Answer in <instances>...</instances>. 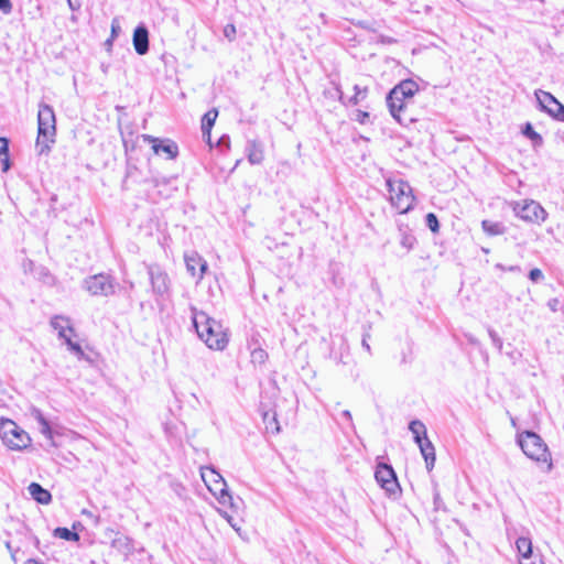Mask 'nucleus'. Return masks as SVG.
<instances>
[{
  "label": "nucleus",
  "mask_w": 564,
  "mask_h": 564,
  "mask_svg": "<svg viewBox=\"0 0 564 564\" xmlns=\"http://www.w3.org/2000/svg\"><path fill=\"white\" fill-rule=\"evenodd\" d=\"M540 110L546 112L550 117H553L557 108L562 105L551 93L542 89L534 91Z\"/></svg>",
  "instance_id": "14"
},
{
  "label": "nucleus",
  "mask_w": 564,
  "mask_h": 564,
  "mask_svg": "<svg viewBox=\"0 0 564 564\" xmlns=\"http://www.w3.org/2000/svg\"><path fill=\"white\" fill-rule=\"evenodd\" d=\"M220 514L228 521L235 531H240V527L234 521L231 516H229L226 511H220Z\"/></svg>",
  "instance_id": "38"
},
{
  "label": "nucleus",
  "mask_w": 564,
  "mask_h": 564,
  "mask_svg": "<svg viewBox=\"0 0 564 564\" xmlns=\"http://www.w3.org/2000/svg\"><path fill=\"white\" fill-rule=\"evenodd\" d=\"M426 225L433 232H437L440 228V224L437 217L433 213H429L426 215Z\"/></svg>",
  "instance_id": "32"
},
{
  "label": "nucleus",
  "mask_w": 564,
  "mask_h": 564,
  "mask_svg": "<svg viewBox=\"0 0 564 564\" xmlns=\"http://www.w3.org/2000/svg\"><path fill=\"white\" fill-rule=\"evenodd\" d=\"M488 334H489V337L494 344V346L498 349V350H501L502 349V339L500 338V336L494 330V329H489L488 330Z\"/></svg>",
  "instance_id": "34"
},
{
  "label": "nucleus",
  "mask_w": 564,
  "mask_h": 564,
  "mask_svg": "<svg viewBox=\"0 0 564 564\" xmlns=\"http://www.w3.org/2000/svg\"><path fill=\"white\" fill-rule=\"evenodd\" d=\"M86 290L95 296H109L115 293V283L107 274H95L85 280Z\"/></svg>",
  "instance_id": "9"
},
{
  "label": "nucleus",
  "mask_w": 564,
  "mask_h": 564,
  "mask_svg": "<svg viewBox=\"0 0 564 564\" xmlns=\"http://www.w3.org/2000/svg\"><path fill=\"white\" fill-rule=\"evenodd\" d=\"M552 118L557 121L564 122V105H561L557 108L556 112L554 113V116Z\"/></svg>",
  "instance_id": "41"
},
{
  "label": "nucleus",
  "mask_w": 564,
  "mask_h": 564,
  "mask_svg": "<svg viewBox=\"0 0 564 564\" xmlns=\"http://www.w3.org/2000/svg\"><path fill=\"white\" fill-rule=\"evenodd\" d=\"M246 155L250 164H261L264 160V151L262 144L256 140L248 141L246 147Z\"/></svg>",
  "instance_id": "19"
},
{
  "label": "nucleus",
  "mask_w": 564,
  "mask_h": 564,
  "mask_svg": "<svg viewBox=\"0 0 564 564\" xmlns=\"http://www.w3.org/2000/svg\"><path fill=\"white\" fill-rule=\"evenodd\" d=\"M369 334H365L364 337H362V347L368 351L370 352L371 351V348H370V345L368 344V338H369Z\"/></svg>",
  "instance_id": "45"
},
{
  "label": "nucleus",
  "mask_w": 564,
  "mask_h": 564,
  "mask_svg": "<svg viewBox=\"0 0 564 564\" xmlns=\"http://www.w3.org/2000/svg\"><path fill=\"white\" fill-rule=\"evenodd\" d=\"M544 278L543 275V272L535 268V269H532L530 272H529V279L532 281V282H539L541 281L542 279Z\"/></svg>",
  "instance_id": "35"
},
{
  "label": "nucleus",
  "mask_w": 564,
  "mask_h": 564,
  "mask_svg": "<svg viewBox=\"0 0 564 564\" xmlns=\"http://www.w3.org/2000/svg\"><path fill=\"white\" fill-rule=\"evenodd\" d=\"M1 163H2V171L3 172H7L9 169H10V160H9V156H4V158H1L0 159Z\"/></svg>",
  "instance_id": "43"
},
{
  "label": "nucleus",
  "mask_w": 564,
  "mask_h": 564,
  "mask_svg": "<svg viewBox=\"0 0 564 564\" xmlns=\"http://www.w3.org/2000/svg\"><path fill=\"white\" fill-rule=\"evenodd\" d=\"M481 227L484 231L490 236L502 235L506 231V228L501 223H495L490 220H482Z\"/></svg>",
  "instance_id": "26"
},
{
  "label": "nucleus",
  "mask_w": 564,
  "mask_h": 564,
  "mask_svg": "<svg viewBox=\"0 0 564 564\" xmlns=\"http://www.w3.org/2000/svg\"><path fill=\"white\" fill-rule=\"evenodd\" d=\"M0 159L9 156V141L6 138L0 137Z\"/></svg>",
  "instance_id": "37"
},
{
  "label": "nucleus",
  "mask_w": 564,
  "mask_h": 564,
  "mask_svg": "<svg viewBox=\"0 0 564 564\" xmlns=\"http://www.w3.org/2000/svg\"><path fill=\"white\" fill-rule=\"evenodd\" d=\"M355 120L361 124H365L369 120V113L367 111L357 110L355 113Z\"/></svg>",
  "instance_id": "36"
},
{
  "label": "nucleus",
  "mask_w": 564,
  "mask_h": 564,
  "mask_svg": "<svg viewBox=\"0 0 564 564\" xmlns=\"http://www.w3.org/2000/svg\"><path fill=\"white\" fill-rule=\"evenodd\" d=\"M218 111L216 109H212L207 111L202 119V131L204 134H208L210 137V130L217 119Z\"/></svg>",
  "instance_id": "24"
},
{
  "label": "nucleus",
  "mask_w": 564,
  "mask_h": 564,
  "mask_svg": "<svg viewBox=\"0 0 564 564\" xmlns=\"http://www.w3.org/2000/svg\"><path fill=\"white\" fill-rule=\"evenodd\" d=\"M120 24L117 18H115L111 22V36L116 39L120 32Z\"/></svg>",
  "instance_id": "40"
},
{
  "label": "nucleus",
  "mask_w": 564,
  "mask_h": 564,
  "mask_svg": "<svg viewBox=\"0 0 564 564\" xmlns=\"http://www.w3.org/2000/svg\"><path fill=\"white\" fill-rule=\"evenodd\" d=\"M387 104L390 110L391 116L399 122L405 123L406 120L412 121V119H406L403 117V112L406 108V99L403 96H398V99L391 98V91L387 96Z\"/></svg>",
  "instance_id": "15"
},
{
  "label": "nucleus",
  "mask_w": 564,
  "mask_h": 564,
  "mask_svg": "<svg viewBox=\"0 0 564 564\" xmlns=\"http://www.w3.org/2000/svg\"><path fill=\"white\" fill-rule=\"evenodd\" d=\"M518 443L522 452L530 459L546 464L547 471L552 470L553 463L551 453L540 435L531 431H524L518 435Z\"/></svg>",
  "instance_id": "3"
},
{
  "label": "nucleus",
  "mask_w": 564,
  "mask_h": 564,
  "mask_svg": "<svg viewBox=\"0 0 564 564\" xmlns=\"http://www.w3.org/2000/svg\"><path fill=\"white\" fill-rule=\"evenodd\" d=\"M30 496L41 505H48L52 500V495L48 490L44 489L37 482H31L28 487Z\"/></svg>",
  "instance_id": "21"
},
{
  "label": "nucleus",
  "mask_w": 564,
  "mask_h": 564,
  "mask_svg": "<svg viewBox=\"0 0 564 564\" xmlns=\"http://www.w3.org/2000/svg\"><path fill=\"white\" fill-rule=\"evenodd\" d=\"M516 546H517L518 553L523 558H529L531 556V554H532V542H531V540L529 538L520 536L516 541Z\"/></svg>",
  "instance_id": "25"
},
{
  "label": "nucleus",
  "mask_w": 564,
  "mask_h": 564,
  "mask_svg": "<svg viewBox=\"0 0 564 564\" xmlns=\"http://www.w3.org/2000/svg\"><path fill=\"white\" fill-rule=\"evenodd\" d=\"M133 47L139 55H144L149 51V32L144 25H139L133 32Z\"/></svg>",
  "instance_id": "16"
},
{
  "label": "nucleus",
  "mask_w": 564,
  "mask_h": 564,
  "mask_svg": "<svg viewBox=\"0 0 564 564\" xmlns=\"http://www.w3.org/2000/svg\"><path fill=\"white\" fill-rule=\"evenodd\" d=\"M422 456L424 457L426 469L430 471L433 469L435 464V448L429 437H424L421 443H416Z\"/></svg>",
  "instance_id": "20"
},
{
  "label": "nucleus",
  "mask_w": 564,
  "mask_h": 564,
  "mask_svg": "<svg viewBox=\"0 0 564 564\" xmlns=\"http://www.w3.org/2000/svg\"><path fill=\"white\" fill-rule=\"evenodd\" d=\"M184 260L187 272L196 278L197 282L200 281L207 271V261L196 251L185 253Z\"/></svg>",
  "instance_id": "13"
},
{
  "label": "nucleus",
  "mask_w": 564,
  "mask_h": 564,
  "mask_svg": "<svg viewBox=\"0 0 564 564\" xmlns=\"http://www.w3.org/2000/svg\"><path fill=\"white\" fill-rule=\"evenodd\" d=\"M376 480L380 486L390 495H393L399 489L397 476L391 466L379 464L375 473Z\"/></svg>",
  "instance_id": "11"
},
{
  "label": "nucleus",
  "mask_w": 564,
  "mask_h": 564,
  "mask_svg": "<svg viewBox=\"0 0 564 564\" xmlns=\"http://www.w3.org/2000/svg\"><path fill=\"white\" fill-rule=\"evenodd\" d=\"M354 90H355V94L349 99V102L351 105H357L358 102H360L361 100H364L367 97L368 89L366 87L361 88L360 86L355 85Z\"/></svg>",
  "instance_id": "30"
},
{
  "label": "nucleus",
  "mask_w": 564,
  "mask_h": 564,
  "mask_svg": "<svg viewBox=\"0 0 564 564\" xmlns=\"http://www.w3.org/2000/svg\"><path fill=\"white\" fill-rule=\"evenodd\" d=\"M56 135V118L54 109L41 102L37 112V138L36 148L39 153L42 154L50 150L51 144L55 142Z\"/></svg>",
  "instance_id": "2"
},
{
  "label": "nucleus",
  "mask_w": 564,
  "mask_h": 564,
  "mask_svg": "<svg viewBox=\"0 0 564 564\" xmlns=\"http://www.w3.org/2000/svg\"><path fill=\"white\" fill-rule=\"evenodd\" d=\"M419 90V85L411 80H402L391 90V98L398 99V96H403L405 99L412 98Z\"/></svg>",
  "instance_id": "18"
},
{
  "label": "nucleus",
  "mask_w": 564,
  "mask_h": 564,
  "mask_svg": "<svg viewBox=\"0 0 564 564\" xmlns=\"http://www.w3.org/2000/svg\"><path fill=\"white\" fill-rule=\"evenodd\" d=\"M54 536L66 540V541H78L79 535L78 533L67 529V528H56L54 530Z\"/></svg>",
  "instance_id": "28"
},
{
  "label": "nucleus",
  "mask_w": 564,
  "mask_h": 564,
  "mask_svg": "<svg viewBox=\"0 0 564 564\" xmlns=\"http://www.w3.org/2000/svg\"><path fill=\"white\" fill-rule=\"evenodd\" d=\"M341 415L347 420V421H351V413L350 411L348 410H345L341 412Z\"/></svg>",
  "instance_id": "47"
},
{
  "label": "nucleus",
  "mask_w": 564,
  "mask_h": 564,
  "mask_svg": "<svg viewBox=\"0 0 564 564\" xmlns=\"http://www.w3.org/2000/svg\"><path fill=\"white\" fill-rule=\"evenodd\" d=\"M250 360L254 366H262L268 360V352L261 347H254L250 351Z\"/></svg>",
  "instance_id": "27"
},
{
  "label": "nucleus",
  "mask_w": 564,
  "mask_h": 564,
  "mask_svg": "<svg viewBox=\"0 0 564 564\" xmlns=\"http://www.w3.org/2000/svg\"><path fill=\"white\" fill-rule=\"evenodd\" d=\"M68 7L70 10L75 11L79 9V3L74 2L73 0H67Z\"/></svg>",
  "instance_id": "46"
},
{
  "label": "nucleus",
  "mask_w": 564,
  "mask_h": 564,
  "mask_svg": "<svg viewBox=\"0 0 564 564\" xmlns=\"http://www.w3.org/2000/svg\"><path fill=\"white\" fill-rule=\"evenodd\" d=\"M263 423L267 432L278 434L280 432V425L276 420V413L271 411H264L262 413Z\"/></svg>",
  "instance_id": "22"
},
{
  "label": "nucleus",
  "mask_w": 564,
  "mask_h": 564,
  "mask_svg": "<svg viewBox=\"0 0 564 564\" xmlns=\"http://www.w3.org/2000/svg\"><path fill=\"white\" fill-rule=\"evenodd\" d=\"M513 212L519 218L531 223H543L547 217L545 209L534 200L516 203L513 205Z\"/></svg>",
  "instance_id": "8"
},
{
  "label": "nucleus",
  "mask_w": 564,
  "mask_h": 564,
  "mask_svg": "<svg viewBox=\"0 0 564 564\" xmlns=\"http://www.w3.org/2000/svg\"><path fill=\"white\" fill-rule=\"evenodd\" d=\"M30 414L39 423L41 434L51 443L52 446H55L52 429L42 411L33 406L30 410Z\"/></svg>",
  "instance_id": "17"
},
{
  "label": "nucleus",
  "mask_w": 564,
  "mask_h": 564,
  "mask_svg": "<svg viewBox=\"0 0 564 564\" xmlns=\"http://www.w3.org/2000/svg\"><path fill=\"white\" fill-rule=\"evenodd\" d=\"M441 505H442V499H441L440 492L435 491L434 492V506H435V509H440Z\"/></svg>",
  "instance_id": "44"
},
{
  "label": "nucleus",
  "mask_w": 564,
  "mask_h": 564,
  "mask_svg": "<svg viewBox=\"0 0 564 564\" xmlns=\"http://www.w3.org/2000/svg\"><path fill=\"white\" fill-rule=\"evenodd\" d=\"M113 40H115V39H112V36H110V39H108V40L106 41V44H107L108 46H111V44H112V41H113Z\"/></svg>",
  "instance_id": "48"
},
{
  "label": "nucleus",
  "mask_w": 564,
  "mask_h": 564,
  "mask_svg": "<svg viewBox=\"0 0 564 564\" xmlns=\"http://www.w3.org/2000/svg\"><path fill=\"white\" fill-rule=\"evenodd\" d=\"M152 290L156 295L163 296L170 291V279L167 273L159 265L148 267Z\"/></svg>",
  "instance_id": "10"
},
{
  "label": "nucleus",
  "mask_w": 564,
  "mask_h": 564,
  "mask_svg": "<svg viewBox=\"0 0 564 564\" xmlns=\"http://www.w3.org/2000/svg\"><path fill=\"white\" fill-rule=\"evenodd\" d=\"M497 268L500 270H503V271H509V272H520L521 271V268L519 265H510L507 268L502 264H497Z\"/></svg>",
  "instance_id": "42"
},
{
  "label": "nucleus",
  "mask_w": 564,
  "mask_h": 564,
  "mask_svg": "<svg viewBox=\"0 0 564 564\" xmlns=\"http://www.w3.org/2000/svg\"><path fill=\"white\" fill-rule=\"evenodd\" d=\"M236 33H237V30L234 24H227L224 28V36L230 42H232L236 39Z\"/></svg>",
  "instance_id": "33"
},
{
  "label": "nucleus",
  "mask_w": 564,
  "mask_h": 564,
  "mask_svg": "<svg viewBox=\"0 0 564 564\" xmlns=\"http://www.w3.org/2000/svg\"><path fill=\"white\" fill-rule=\"evenodd\" d=\"M0 438L8 449L15 452L26 449L32 443L29 433L7 417L0 419Z\"/></svg>",
  "instance_id": "4"
},
{
  "label": "nucleus",
  "mask_w": 564,
  "mask_h": 564,
  "mask_svg": "<svg viewBox=\"0 0 564 564\" xmlns=\"http://www.w3.org/2000/svg\"><path fill=\"white\" fill-rule=\"evenodd\" d=\"M523 134L536 145H541L543 142L542 137L533 129L531 123L525 124Z\"/></svg>",
  "instance_id": "29"
},
{
  "label": "nucleus",
  "mask_w": 564,
  "mask_h": 564,
  "mask_svg": "<svg viewBox=\"0 0 564 564\" xmlns=\"http://www.w3.org/2000/svg\"><path fill=\"white\" fill-rule=\"evenodd\" d=\"M200 476L209 491L216 497L219 503L229 505L234 510L239 508L238 501H235L232 496L228 492L226 482L218 471L213 467H202ZM239 502H241L240 499Z\"/></svg>",
  "instance_id": "5"
},
{
  "label": "nucleus",
  "mask_w": 564,
  "mask_h": 564,
  "mask_svg": "<svg viewBox=\"0 0 564 564\" xmlns=\"http://www.w3.org/2000/svg\"><path fill=\"white\" fill-rule=\"evenodd\" d=\"M391 204L400 214H406L414 207L415 197L410 184L401 178L387 180Z\"/></svg>",
  "instance_id": "6"
},
{
  "label": "nucleus",
  "mask_w": 564,
  "mask_h": 564,
  "mask_svg": "<svg viewBox=\"0 0 564 564\" xmlns=\"http://www.w3.org/2000/svg\"><path fill=\"white\" fill-rule=\"evenodd\" d=\"M193 325L198 337L215 350H223L228 345V334L220 322L209 317L205 312L192 307Z\"/></svg>",
  "instance_id": "1"
},
{
  "label": "nucleus",
  "mask_w": 564,
  "mask_h": 564,
  "mask_svg": "<svg viewBox=\"0 0 564 564\" xmlns=\"http://www.w3.org/2000/svg\"><path fill=\"white\" fill-rule=\"evenodd\" d=\"M51 325L55 330H57L58 337L64 339L68 349L72 352H74L79 359L84 358L85 352L82 349L80 345L72 340L74 329L70 325V321L64 316H54L51 319Z\"/></svg>",
  "instance_id": "7"
},
{
  "label": "nucleus",
  "mask_w": 564,
  "mask_h": 564,
  "mask_svg": "<svg viewBox=\"0 0 564 564\" xmlns=\"http://www.w3.org/2000/svg\"><path fill=\"white\" fill-rule=\"evenodd\" d=\"M142 139L152 145V150L155 154H160L162 152L166 154V159L169 160H174L178 154L177 144L171 140L162 141L161 139L150 134H142Z\"/></svg>",
  "instance_id": "12"
},
{
  "label": "nucleus",
  "mask_w": 564,
  "mask_h": 564,
  "mask_svg": "<svg viewBox=\"0 0 564 564\" xmlns=\"http://www.w3.org/2000/svg\"><path fill=\"white\" fill-rule=\"evenodd\" d=\"M401 246L404 247L406 250H411L415 243V238L409 234L408 231L403 230L401 232Z\"/></svg>",
  "instance_id": "31"
},
{
  "label": "nucleus",
  "mask_w": 564,
  "mask_h": 564,
  "mask_svg": "<svg viewBox=\"0 0 564 564\" xmlns=\"http://www.w3.org/2000/svg\"><path fill=\"white\" fill-rule=\"evenodd\" d=\"M409 430L413 434V438L415 443H421L424 437H427L426 435V427L423 422L420 420H413L409 424Z\"/></svg>",
  "instance_id": "23"
},
{
  "label": "nucleus",
  "mask_w": 564,
  "mask_h": 564,
  "mask_svg": "<svg viewBox=\"0 0 564 564\" xmlns=\"http://www.w3.org/2000/svg\"><path fill=\"white\" fill-rule=\"evenodd\" d=\"M0 10L8 14L12 11V3L10 0H0Z\"/></svg>",
  "instance_id": "39"
}]
</instances>
